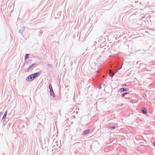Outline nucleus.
<instances>
[{
  "mask_svg": "<svg viewBox=\"0 0 155 155\" xmlns=\"http://www.w3.org/2000/svg\"><path fill=\"white\" fill-rule=\"evenodd\" d=\"M39 74V73L38 72L32 74L28 77L26 78V80L28 81H31L33 80L37 75Z\"/></svg>",
  "mask_w": 155,
  "mask_h": 155,
  "instance_id": "f257e3e1",
  "label": "nucleus"
},
{
  "mask_svg": "<svg viewBox=\"0 0 155 155\" xmlns=\"http://www.w3.org/2000/svg\"><path fill=\"white\" fill-rule=\"evenodd\" d=\"M28 55L29 54H26V56L25 58V60L27 59L28 58Z\"/></svg>",
  "mask_w": 155,
  "mask_h": 155,
  "instance_id": "6e6552de",
  "label": "nucleus"
},
{
  "mask_svg": "<svg viewBox=\"0 0 155 155\" xmlns=\"http://www.w3.org/2000/svg\"><path fill=\"white\" fill-rule=\"evenodd\" d=\"M49 88L50 90V93L51 94V95L53 96H54V93L52 89V86L50 84H49Z\"/></svg>",
  "mask_w": 155,
  "mask_h": 155,
  "instance_id": "f03ea898",
  "label": "nucleus"
},
{
  "mask_svg": "<svg viewBox=\"0 0 155 155\" xmlns=\"http://www.w3.org/2000/svg\"><path fill=\"white\" fill-rule=\"evenodd\" d=\"M129 93H124L122 94V96L123 97H124V96L126 94H128Z\"/></svg>",
  "mask_w": 155,
  "mask_h": 155,
  "instance_id": "0eeeda50",
  "label": "nucleus"
},
{
  "mask_svg": "<svg viewBox=\"0 0 155 155\" xmlns=\"http://www.w3.org/2000/svg\"><path fill=\"white\" fill-rule=\"evenodd\" d=\"M153 143L154 144V146H155V142H153Z\"/></svg>",
  "mask_w": 155,
  "mask_h": 155,
  "instance_id": "ddd939ff",
  "label": "nucleus"
},
{
  "mask_svg": "<svg viewBox=\"0 0 155 155\" xmlns=\"http://www.w3.org/2000/svg\"><path fill=\"white\" fill-rule=\"evenodd\" d=\"M126 86V84H124L122 85L123 86Z\"/></svg>",
  "mask_w": 155,
  "mask_h": 155,
  "instance_id": "9d476101",
  "label": "nucleus"
},
{
  "mask_svg": "<svg viewBox=\"0 0 155 155\" xmlns=\"http://www.w3.org/2000/svg\"><path fill=\"white\" fill-rule=\"evenodd\" d=\"M109 72H110V73H112V75L111 76V77H112L113 76L114 74L113 72H112L111 71V70H109Z\"/></svg>",
  "mask_w": 155,
  "mask_h": 155,
  "instance_id": "1a4fd4ad",
  "label": "nucleus"
},
{
  "mask_svg": "<svg viewBox=\"0 0 155 155\" xmlns=\"http://www.w3.org/2000/svg\"><path fill=\"white\" fill-rule=\"evenodd\" d=\"M143 113L144 114H146L147 113V110L144 107H142L141 109Z\"/></svg>",
  "mask_w": 155,
  "mask_h": 155,
  "instance_id": "7ed1b4c3",
  "label": "nucleus"
},
{
  "mask_svg": "<svg viewBox=\"0 0 155 155\" xmlns=\"http://www.w3.org/2000/svg\"><path fill=\"white\" fill-rule=\"evenodd\" d=\"M128 89L127 88H121L120 89V90L121 91H127L128 90Z\"/></svg>",
  "mask_w": 155,
  "mask_h": 155,
  "instance_id": "20e7f679",
  "label": "nucleus"
},
{
  "mask_svg": "<svg viewBox=\"0 0 155 155\" xmlns=\"http://www.w3.org/2000/svg\"><path fill=\"white\" fill-rule=\"evenodd\" d=\"M89 131V130H86L85 132H84V133H83V135H85L86 134H87Z\"/></svg>",
  "mask_w": 155,
  "mask_h": 155,
  "instance_id": "423d86ee",
  "label": "nucleus"
},
{
  "mask_svg": "<svg viewBox=\"0 0 155 155\" xmlns=\"http://www.w3.org/2000/svg\"><path fill=\"white\" fill-rule=\"evenodd\" d=\"M110 128H111L112 129H114V127H111Z\"/></svg>",
  "mask_w": 155,
  "mask_h": 155,
  "instance_id": "9b49d317",
  "label": "nucleus"
},
{
  "mask_svg": "<svg viewBox=\"0 0 155 155\" xmlns=\"http://www.w3.org/2000/svg\"><path fill=\"white\" fill-rule=\"evenodd\" d=\"M33 66V65H31V66L30 67V68H31Z\"/></svg>",
  "mask_w": 155,
  "mask_h": 155,
  "instance_id": "f8f14e48",
  "label": "nucleus"
},
{
  "mask_svg": "<svg viewBox=\"0 0 155 155\" xmlns=\"http://www.w3.org/2000/svg\"><path fill=\"white\" fill-rule=\"evenodd\" d=\"M7 111H6L5 112V113H4V114L3 116V117L2 118L3 119H5V117L7 115Z\"/></svg>",
  "mask_w": 155,
  "mask_h": 155,
  "instance_id": "39448f33",
  "label": "nucleus"
}]
</instances>
